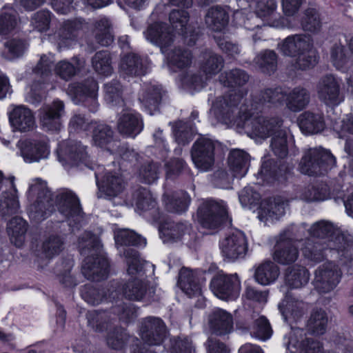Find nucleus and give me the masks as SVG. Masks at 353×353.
Returning a JSON list of instances; mask_svg holds the SVG:
<instances>
[{
	"label": "nucleus",
	"instance_id": "1",
	"mask_svg": "<svg viewBox=\"0 0 353 353\" xmlns=\"http://www.w3.org/2000/svg\"><path fill=\"white\" fill-rule=\"evenodd\" d=\"M78 247L81 255L85 256L82 272L90 280L99 281L105 277L109 263L102 254L101 245L97 236L85 232L79 237Z\"/></svg>",
	"mask_w": 353,
	"mask_h": 353
},
{
	"label": "nucleus",
	"instance_id": "2",
	"mask_svg": "<svg viewBox=\"0 0 353 353\" xmlns=\"http://www.w3.org/2000/svg\"><path fill=\"white\" fill-rule=\"evenodd\" d=\"M123 255L128 266L127 272L130 276L123 286V295L128 300L140 301L144 298L148 290L144 267L148 263L142 260L139 252L133 248H125Z\"/></svg>",
	"mask_w": 353,
	"mask_h": 353
},
{
	"label": "nucleus",
	"instance_id": "3",
	"mask_svg": "<svg viewBox=\"0 0 353 353\" xmlns=\"http://www.w3.org/2000/svg\"><path fill=\"white\" fill-rule=\"evenodd\" d=\"M28 197L33 203L30 204L28 212L29 217L35 222L46 219L54 210L51 194L46 183L41 179H35L30 184Z\"/></svg>",
	"mask_w": 353,
	"mask_h": 353
},
{
	"label": "nucleus",
	"instance_id": "4",
	"mask_svg": "<svg viewBox=\"0 0 353 353\" xmlns=\"http://www.w3.org/2000/svg\"><path fill=\"white\" fill-rule=\"evenodd\" d=\"M336 159L330 150L321 147L310 148L305 152L300 163L303 174L318 176L326 174L336 165Z\"/></svg>",
	"mask_w": 353,
	"mask_h": 353
},
{
	"label": "nucleus",
	"instance_id": "5",
	"mask_svg": "<svg viewBox=\"0 0 353 353\" xmlns=\"http://www.w3.org/2000/svg\"><path fill=\"white\" fill-rule=\"evenodd\" d=\"M243 92L232 90L229 94L223 97H218L213 103L211 109L212 112L216 119L225 123H236L240 125V122L237 121L236 114L237 105L243 98Z\"/></svg>",
	"mask_w": 353,
	"mask_h": 353
},
{
	"label": "nucleus",
	"instance_id": "6",
	"mask_svg": "<svg viewBox=\"0 0 353 353\" xmlns=\"http://www.w3.org/2000/svg\"><path fill=\"white\" fill-rule=\"evenodd\" d=\"M309 232L311 236L318 239L317 241H325L330 250L339 252L345 250L349 245L343 234L330 222L318 221L312 225Z\"/></svg>",
	"mask_w": 353,
	"mask_h": 353
},
{
	"label": "nucleus",
	"instance_id": "7",
	"mask_svg": "<svg viewBox=\"0 0 353 353\" xmlns=\"http://www.w3.org/2000/svg\"><path fill=\"white\" fill-rule=\"evenodd\" d=\"M217 143L208 137L199 138L193 144L191 157L195 167L201 172L211 171L215 163Z\"/></svg>",
	"mask_w": 353,
	"mask_h": 353
},
{
	"label": "nucleus",
	"instance_id": "8",
	"mask_svg": "<svg viewBox=\"0 0 353 353\" xmlns=\"http://www.w3.org/2000/svg\"><path fill=\"white\" fill-rule=\"evenodd\" d=\"M341 277L342 272L335 263H325L315 271L314 288L320 294L330 293L339 284Z\"/></svg>",
	"mask_w": 353,
	"mask_h": 353
},
{
	"label": "nucleus",
	"instance_id": "9",
	"mask_svg": "<svg viewBox=\"0 0 353 353\" xmlns=\"http://www.w3.org/2000/svg\"><path fill=\"white\" fill-rule=\"evenodd\" d=\"M283 121L279 118L266 119L262 116L245 117L242 125L247 134L252 139H265L271 136Z\"/></svg>",
	"mask_w": 353,
	"mask_h": 353
},
{
	"label": "nucleus",
	"instance_id": "10",
	"mask_svg": "<svg viewBox=\"0 0 353 353\" xmlns=\"http://www.w3.org/2000/svg\"><path fill=\"white\" fill-rule=\"evenodd\" d=\"M210 288L214 294L221 299H234L239 295L241 281L236 274H219L212 279Z\"/></svg>",
	"mask_w": 353,
	"mask_h": 353
},
{
	"label": "nucleus",
	"instance_id": "11",
	"mask_svg": "<svg viewBox=\"0 0 353 353\" xmlns=\"http://www.w3.org/2000/svg\"><path fill=\"white\" fill-rule=\"evenodd\" d=\"M198 221L203 228L213 229L219 227L228 217L225 207L214 201H206L199 207Z\"/></svg>",
	"mask_w": 353,
	"mask_h": 353
},
{
	"label": "nucleus",
	"instance_id": "12",
	"mask_svg": "<svg viewBox=\"0 0 353 353\" xmlns=\"http://www.w3.org/2000/svg\"><path fill=\"white\" fill-rule=\"evenodd\" d=\"M219 247L223 256L228 260L242 259L248 250L246 236L240 230L234 231L220 241Z\"/></svg>",
	"mask_w": 353,
	"mask_h": 353
},
{
	"label": "nucleus",
	"instance_id": "13",
	"mask_svg": "<svg viewBox=\"0 0 353 353\" xmlns=\"http://www.w3.org/2000/svg\"><path fill=\"white\" fill-rule=\"evenodd\" d=\"M139 332L143 341L152 346L159 345L163 341L167 330L164 322L160 318L148 316L141 320Z\"/></svg>",
	"mask_w": 353,
	"mask_h": 353
},
{
	"label": "nucleus",
	"instance_id": "14",
	"mask_svg": "<svg viewBox=\"0 0 353 353\" xmlns=\"http://www.w3.org/2000/svg\"><path fill=\"white\" fill-rule=\"evenodd\" d=\"M285 345L289 353H323L320 342L307 338L303 330L298 327L290 332Z\"/></svg>",
	"mask_w": 353,
	"mask_h": 353
},
{
	"label": "nucleus",
	"instance_id": "15",
	"mask_svg": "<svg viewBox=\"0 0 353 353\" xmlns=\"http://www.w3.org/2000/svg\"><path fill=\"white\" fill-rule=\"evenodd\" d=\"M175 9L171 10L169 21L171 26L166 23H156L150 26L144 32L148 42L168 44L174 41L175 37V23L176 22Z\"/></svg>",
	"mask_w": 353,
	"mask_h": 353
},
{
	"label": "nucleus",
	"instance_id": "16",
	"mask_svg": "<svg viewBox=\"0 0 353 353\" xmlns=\"http://www.w3.org/2000/svg\"><path fill=\"white\" fill-rule=\"evenodd\" d=\"M317 92L320 100L328 105H338L344 100L339 83L333 75H326L320 79Z\"/></svg>",
	"mask_w": 353,
	"mask_h": 353
},
{
	"label": "nucleus",
	"instance_id": "17",
	"mask_svg": "<svg viewBox=\"0 0 353 353\" xmlns=\"http://www.w3.org/2000/svg\"><path fill=\"white\" fill-rule=\"evenodd\" d=\"M280 46V51L284 56L296 58L299 68L307 70L314 67L318 61L315 50L309 46Z\"/></svg>",
	"mask_w": 353,
	"mask_h": 353
},
{
	"label": "nucleus",
	"instance_id": "18",
	"mask_svg": "<svg viewBox=\"0 0 353 353\" xmlns=\"http://www.w3.org/2000/svg\"><path fill=\"white\" fill-rule=\"evenodd\" d=\"M95 177L100 193L107 199L117 197L125 190L126 183L119 172L106 171L100 181L97 173Z\"/></svg>",
	"mask_w": 353,
	"mask_h": 353
},
{
	"label": "nucleus",
	"instance_id": "19",
	"mask_svg": "<svg viewBox=\"0 0 353 353\" xmlns=\"http://www.w3.org/2000/svg\"><path fill=\"white\" fill-rule=\"evenodd\" d=\"M57 152L58 159L63 165H77L79 162L85 161L88 157L85 148L75 141L62 142Z\"/></svg>",
	"mask_w": 353,
	"mask_h": 353
},
{
	"label": "nucleus",
	"instance_id": "20",
	"mask_svg": "<svg viewBox=\"0 0 353 353\" xmlns=\"http://www.w3.org/2000/svg\"><path fill=\"white\" fill-rule=\"evenodd\" d=\"M18 145L21 156L27 163L37 162L46 159L50 154L49 145L44 139L20 141Z\"/></svg>",
	"mask_w": 353,
	"mask_h": 353
},
{
	"label": "nucleus",
	"instance_id": "21",
	"mask_svg": "<svg viewBox=\"0 0 353 353\" xmlns=\"http://www.w3.org/2000/svg\"><path fill=\"white\" fill-rule=\"evenodd\" d=\"M68 91L76 98L83 100L90 112L97 111L98 85L94 80L88 79L84 83H73L69 86Z\"/></svg>",
	"mask_w": 353,
	"mask_h": 353
},
{
	"label": "nucleus",
	"instance_id": "22",
	"mask_svg": "<svg viewBox=\"0 0 353 353\" xmlns=\"http://www.w3.org/2000/svg\"><path fill=\"white\" fill-rule=\"evenodd\" d=\"M117 128L125 137H135L143 128V120L137 112L131 110L122 112L118 117Z\"/></svg>",
	"mask_w": 353,
	"mask_h": 353
},
{
	"label": "nucleus",
	"instance_id": "23",
	"mask_svg": "<svg viewBox=\"0 0 353 353\" xmlns=\"http://www.w3.org/2000/svg\"><path fill=\"white\" fill-rule=\"evenodd\" d=\"M288 202L280 196L263 201L259 211V219L267 224L279 220L285 214Z\"/></svg>",
	"mask_w": 353,
	"mask_h": 353
},
{
	"label": "nucleus",
	"instance_id": "24",
	"mask_svg": "<svg viewBox=\"0 0 353 353\" xmlns=\"http://www.w3.org/2000/svg\"><path fill=\"white\" fill-rule=\"evenodd\" d=\"M279 307L284 320L289 323L302 319L308 310L307 303L291 295H287Z\"/></svg>",
	"mask_w": 353,
	"mask_h": 353
},
{
	"label": "nucleus",
	"instance_id": "25",
	"mask_svg": "<svg viewBox=\"0 0 353 353\" xmlns=\"http://www.w3.org/2000/svg\"><path fill=\"white\" fill-rule=\"evenodd\" d=\"M151 68V62L147 57H141L134 53L125 55L121 60V71L129 76L145 74Z\"/></svg>",
	"mask_w": 353,
	"mask_h": 353
},
{
	"label": "nucleus",
	"instance_id": "26",
	"mask_svg": "<svg viewBox=\"0 0 353 353\" xmlns=\"http://www.w3.org/2000/svg\"><path fill=\"white\" fill-rule=\"evenodd\" d=\"M208 324L211 332L216 335H225L233 330V319L227 311L216 308L208 317Z\"/></svg>",
	"mask_w": 353,
	"mask_h": 353
},
{
	"label": "nucleus",
	"instance_id": "27",
	"mask_svg": "<svg viewBox=\"0 0 353 353\" xmlns=\"http://www.w3.org/2000/svg\"><path fill=\"white\" fill-rule=\"evenodd\" d=\"M296 242L292 239L285 240L281 236L273 253L274 261L283 265L295 262L299 257V250L295 245Z\"/></svg>",
	"mask_w": 353,
	"mask_h": 353
},
{
	"label": "nucleus",
	"instance_id": "28",
	"mask_svg": "<svg viewBox=\"0 0 353 353\" xmlns=\"http://www.w3.org/2000/svg\"><path fill=\"white\" fill-rule=\"evenodd\" d=\"M64 113V104L59 100H55L53 103L44 108L41 116V122L43 128L48 130H58L61 123L60 118Z\"/></svg>",
	"mask_w": 353,
	"mask_h": 353
},
{
	"label": "nucleus",
	"instance_id": "29",
	"mask_svg": "<svg viewBox=\"0 0 353 353\" xmlns=\"http://www.w3.org/2000/svg\"><path fill=\"white\" fill-rule=\"evenodd\" d=\"M178 287L189 297L197 296L201 294V285L196 274L186 268L180 270Z\"/></svg>",
	"mask_w": 353,
	"mask_h": 353
},
{
	"label": "nucleus",
	"instance_id": "30",
	"mask_svg": "<svg viewBox=\"0 0 353 353\" xmlns=\"http://www.w3.org/2000/svg\"><path fill=\"white\" fill-rule=\"evenodd\" d=\"M57 208L65 217H74L80 215L81 208L78 198L70 190H63L57 196Z\"/></svg>",
	"mask_w": 353,
	"mask_h": 353
},
{
	"label": "nucleus",
	"instance_id": "31",
	"mask_svg": "<svg viewBox=\"0 0 353 353\" xmlns=\"http://www.w3.org/2000/svg\"><path fill=\"white\" fill-rule=\"evenodd\" d=\"M310 101V92L305 88L297 86L285 93V105L291 112H298L305 109Z\"/></svg>",
	"mask_w": 353,
	"mask_h": 353
},
{
	"label": "nucleus",
	"instance_id": "32",
	"mask_svg": "<svg viewBox=\"0 0 353 353\" xmlns=\"http://www.w3.org/2000/svg\"><path fill=\"white\" fill-rule=\"evenodd\" d=\"M300 129L305 134H316L323 131L325 124L323 115L319 112L305 111L298 119Z\"/></svg>",
	"mask_w": 353,
	"mask_h": 353
},
{
	"label": "nucleus",
	"instance_id": "33",
	"mask_svg": "<svg viewBox=\"0 0 353 353\" xmlns=\"http://www.w3.org/2000/svg\"><path fill=\"white\" fill-rule=\"evenodd\" d=\"M12 125L19 131H28L34 128L35 120L32 111L25 106L14 108L10 114Z\"/></svg>",
	"mask_w": 353,
	"mask_h": 353
},
{
	"label": "nucleus",
	"instance_id": "34",
	"mask_svg": "<svg viewBox=\"0 0 353 353\" xmlns=\"http://www.w3.org/2000/svg\"><path fill=\"white\" fill-rule=\"evenodd\" d=\"M250 161L249 154L242 150L234 149L230 153L228 163L234 177L241 178L248 170Z\"/></svg>",
	"mask_w": 353,
	"mask_h": 353
},
{
	"label": "nucleus",
	"instance_id": "35",
	"mask_svg": "<svg viewBox=\"0 0 353 353\" xmlns=\"http://www.w3.org/2000/svg\"><path fill=\"white\" fill-rule=\"evenodd\" d=\"M165 92L159 85H151L148 86L141 94L139 99L147 108L150 114L156 112Z\"/></svg>",
	"mask_w": 353,
	"mask_h": 353
},
{
	"label": "nucleus",
	"instance_id": "36",
	"mask_svg": "<svg viewBox=\"0 0 353 353\" xmlns=\"http://www.w3.org/2000/svg\"><path fill=\"white\" fill-rule=\"evenodd\" d=\"M229 19L230 15L226 8L216 6L208 10L205 21L208 27L212 30L221 31L228 26Z\"/></svg>",
	"mask_w": 353,
	"mask_h": 353
},
{
	"label": "nucleus",
	"instance_id": "37",
	"mask_svg": "<svg viewBox=\"0 0 353 353\" xmlns=\"http://www.w3.org/2000/svg\"><path fill=\"white\" fill-rule=\"evenodd\" d=\"M279 274V268L274 262L265 261L256 267L254 279L259 284L267 285L274 282Z\"/></svg>",
	"mask_w": 353,
	"mask_h": 353
},
{
	"label": "nucleus",
	"instance_id": "38",
	"mask_svg": "<svg viewBox=\"0 0 353 353\" xmlns=\"http://www.w3.org/2000/svg\"><path fill=\"white\" fill-rule=\"evenodd\" d=\"M310 279L307 270L301 265L289 267L285 273V284L290 288H300L305 285Z\"/></svg>",
	"mask_w": 353,
	"mask_h": 353
},
{
	"label": "nucleus",
	"instance_id": "39",
	"mask_svg": "<svg viewBox=\"0 0 353 353\" xmlns=\"http://www.w3.org/2000/svg\"><path fill=\"white\" fill-rule=\"evenodd\" d=\"M113 140L114 131L110 125L99 122L93 124L92 141L94 145L108 149Z\"/></svg>",
	"mask_w": 353,
	"mask_h": 353
},
{
	"label": "nucleus",
	"instance_id": "40",
	"mask_svg": "<svg viewBox=\"0 0 353 353\" xmlns=\"http://www.w3.org/2000/svg\"><path fill=\"white\" fill-rule=\"evenodd\" d=\"M328 316L326 312L321 308L313 309L307 322L309 332L316 335L323 334L327 329Z\"/></svg>",
	"mask_w": 353,
	"mask_h": 353
},
{
	"label": "nucleus",
	"instance_id": "41",
	"mask_svg": "<svg viewBox=\"0 0 353 353\" xmlns=\"http://www.w3.org/2000/svg\"><path fill=\"white\" fill-rule=\"evenodd\" d=\"M285 93L281 88H268L261 92L258 98L254 100V109H258L265 103L272 105H281L285 102Z\"/></svg>",
	"mask_w": 353,
	"mask_h": 353
},
{
	"label": "nucleus",
	"instance_id": "42",
	"mask_svg": "<svg viewBox=\"0 0 353 353\" xmlns=\"http://www.w3.org/2000/svg\"><path fill=\"white\" fill-rule=\"evenodd\" d=\"M108 294H104L103 290L95 288H89L82 293L83 299L91 305H98L103 301H113L119 296L117 286L111 285L108 289Z\"/></svg>",
	"mask_w": 353,
	"mask_h": 353
},
{
	"label": "nucleus",
	"instance_id": "43",
	"mask_svg": "<svg viewBox=\"0 0 353 353\" xmlns=\"http://www.w3.org/2000/svg\"><path fill=\"white\" fill-rule=\"evenodd\" d=\"M328 250L330 252L332 250L325 241L321 242L312 239L306 240L305 247L302 249L303 255L314 262L321 261L327 255Z\"/></svg>",
	"mask_w": 353,
	"mask_h": 353
},
{
	"label": "nucleus",
	"instance_id": "44",
	"mask_svg": "<svg viewBox=\"0 0 353 353\" xmlns=\"http://www.w3.org/2000/svg\"><path fill=\"white\" fill-rule=\"evenodd\" d=\"M63 238L59 235L52 234L43 239L39 252L42 257L50 259L59 255L63 251Z\"/></svg>",
	"mask_w": 353,
	"mask_h": 353
},
{
	"label": "nucleus",
	"instance_id": "45",
	"mask_svg": "<svg viewBox=\"0 0 353 353\" xmlns=\"http://www.w3.org/2000/svg\"><path fill=\"white\" fill-rule=\"evenodd\" d=\"M7 230L12 243L17 247H21L26 239V222L23 219L15 216L9 221Z\"/></svg>",
	"mask_w": 353,
	"mask_h": 353
},
{
	"label": "nucleus",
	"instance_id": "46",
	"mask_svg": "<svg viewBox=\"0 0 353 353\" xmlns=\"http://www.w3.org/2000/svg\"><path fill=\"white\" fill-rule=\"evenodd\" d=\"M270 148L273 153L278 157L285 158L288 153V134L285 128L279 125L271 135Z\"/></svg>",
	"mask_w": 353,
	"mask_h": 353
},
{
	"label": "nucleus",
	"instance_id": "47",
	"mask_svg": "<svg viewBox=\"0 0 353 353\" xmlns=\"http://www.w3.org/2000/svg\"><path fill=\"white\" fill-rule=\"evenodd\" d=\"M14 177H11L10 179V192H3L0 199V212L3 216L15 213L19 208V202L17 198V190L14 184Z\"/></svg>",
	"mask_w": 353,
	"mask_h": 353
},
{
	"label": "nucleus",
	"instance_id": "48",
	"mask_svg": "<svg viewBox=\"0 0 353 353\" xmlns=\"http://www.w3.org/2000/svg\"><path fill=\"white\" fill-rule=\"evenodd\" d=\"M223 65L224 61L220 55L213 52H206L203 55L200 68L207 77H211L218 74Z\"/></svg>",
	"mask_w": 353,
	"mask_h": 353
},
{
	"label": "nucleus",
	"instance_id": "49",
	"mask_svg": "<svg viewBox=\"0 0 353 353\" xmlns=\"http://www.w3.org/2000/svg\"><path fill=\"white\" fill-rule=\"evenodd\" d=\"M73 63L66 60L59 61L54 66V73L61 79L68 81L83 67L84 62L77 58L73 59Z\"/></svg>",
	"mask_w": 353,
	"mask_h": 353
},
{
	"label": "nucleus",
	"instance_id": "50",
	"mask_svg": "<svg viewBox=\"0 0 353 353\" xmlns=\"http://www.w3.org/2000/svg\"><path fill=\"white\" fill-rule=\"evenodd\" d=\"M19 21L17 11L12 7L5 6L0 14V36L10 33L17 28Z\"/></svg>",
	"mask_w": 353,
	"mask_h": 353
},
{
	"label": "nucleus",
	"instance_id": "51",
	"mask_svg": "<svg viewBox=\"0 0 353 353\" xmlns=\"http://www.w3.org/2000/svg\"><path fill=\"white\" fill-rule=\"evenodd\" d=\"M298 196L307 202L323 201L328 197V189L324 184L317 186L308 185L299 192Z\"/></svg>",
	"mask_w": 353,
	"mask_h": 353
},
{
	"label": "nucleus",
	"instance_id": "52",
	"mask_svg": "<svg viewBox=\"0 0 353 353\" xmlns=\"http://www.w3.org/2000/svg\"><path fill=\"white\" fill-rule=\"evenodd\" d=\"M252 318L254 323L252 332L254 336L262 341L270 339L272 330L268 319L263 316H258V314H254Z\"/></svg>",
	"mask_w": 353,
	"mask_h": 353
},
{
	"label": "nucleus",
	"instance_id": "53",
	"mask_svg": "<svg viewBox=\"0 0 353 353\" xmlns=\"http://www.w3.org/2000/svg\"><path fill=\"white\" fill-rule=\"evenodd\" d=\"M117 245H143L146 244V240L132 230L122 229L117 231L114 236Z\"/></svg>",
	"mask_w": 353,
	"mask_h": 353
},
{
	"label": "nucleus",
	"instance_id": "54",
	"mask_svg": "<svg viewBox=\"0 0 353 353\" xmlns=\"http://www.w3.org/2000/svg\"><path fill=\"white\" fill-rule=\"evenodd\" d=\"M254 61L263 72L271 73L276 69L277 57L274 51L265 50L259 53Z\"/></svg>",
	"mask_w": 353,
	"mask_h": 353
},
{
	"label": "nucleus",
	"instance_id": "55",
	"mask_svg": "<svg viewBox=\"0 0 353 353\" xmlns=\"http://www.w3.org/2000/svg\"><path fill=\"white\" fill-rule=\"evenodd\" d=\"M92 66L101 75L109 76L112 73L110 57L106 51H100L95 54L92 58Z\"/></svg>",
	"mask_w": 353,
	"mask_h": 353
},
{
	"label": "nucleus",
	"instance_id": "56",
	"mask_svg": "<svg viewBox=\"0 0 353 353\" xmlns=\"http://www.w3.org/2000/svg\"><path fill=\"white\" fill-rule=\"evenodd\" d=\"M301 25L305 31L316 32L321 27V22L318 11L314 8H308L305 10L301 19Z\"/></svg>",
	"mask_w": 353,
	"mask_h": 353
},
{
	"label": "nucleus",
	"instance_id": "57",
	"mask_svg": "<svg viewBox=\"0 0 353 353\" xmlns=\"http://www.w3.org/2000/svg\"><path fill=\"white\" fill-rule=\"evenodd\" d=\"M105 101L112 105H119L123 103V88L117 80L111 81L104 85Z\"/></svg>",
	"mask_w": 353,
	"mask_h": 353
},
{
	"label": "nucleus",
	"instance_id": "58",
	"mask_svg": "<svg viewBox=\"0 0 353 353\" xmlns=\"http://www.w3.org/2000/svg\"><path fill=\"white\" fill-rule=\"evenodd\" d=\"M88 323L97 332H103L107 330L110 323L108 314L105 312H89L87 314Z\"/></svg>",
	"mask_w": 353,
	"mask_h": 353
},
{
	"label": "nucleus",
	"instance_id": "59",
	"mask_svg": "<svg viewBox=\"0 0 353 353\" xmlns=\"http://www.w3.org/2000/svg\"><path fill=\"white\" fill-rule=\"evenodd\" d=\"M130 338L129 334L122 328H116L108 332L106 341L109 347L115 350L122 349Z\"/></svg>",
	"mask_w": 353,
	"mask_h": 353
},
{
	"label": "nucleus",
	"instance_id": "60",
	"mask_svg": "<svg viewBox=\"0 0 353 353\" xmlns=\"http://www.w3.org/2000/svg\"><path fill=\"white\" fill-rule=\"evenodd\" d=\"M276 3L275 0H259L256 8V14L259 18L270 24V20L275 14Z\"/></svg>",
	"mask_w": 353,
	"mask_h": 353
},
{
	"label": "nucleus",
	"instance_id": "61",
	"mask_svg": "<svg viewBox=\"0 0 353 353\" xmlns=\"http://www.w3.org/2000/svg\"><path fill=\"white\" fill-rule=\"evenodd\" d=\"M133 196L135 205L141 210H147L156 205L155 199L145 188H139L134 192Z\"/></svg>",
	"mask_w": 353,
	"mask_h": 353
},
{
	"label": "nucleus",
	"instance_id": "62",
	"mask_svg": "<svg viewBox=\"0 0 353 353\" xmlns=\"http://www.w3.org/2000/svg\"><path fill=\"white\" fill-rule=\"evenodd\" d=\"M159 176V166L154 163L143 164L139 170V176L143 182L151 184L155 182Z\"/></svg>",
	"mask_w": 353,
	"mask_h": 353
},
{
	"label": "nucleus",
	"instance_id": "63",
	"mask_svg": "<svg viewBox=\"0 0 353 353\" xmlns=\"http://www.w3.org/2000/svg\"><path fill=\"white\" fill-rule=\"evenodd\" d=\"M110 21L105 18L101 19L97 22V29L99 32L97 34V37L98 42L110 44L114 41L110 30Z\"/></svg>",
	"mask_w": 353,
	"mask_h": 353
},
{
	"label": "nucleus",
	"instance_id": "64",
	"mask_svg": "<svg viewBox=\"0 0 353 353\" xmlns=\"http://www.w3.org/2000/svg\"><path fill=\"white\" fill-rule=\"evenodd\" d=\"M181 86L190 91L198 90L203 87V80L196 76L188 74L186 71H182L180 74Z\"/></svg>",
	"mask_w": 353,
	"mask_h": 353
}]
</instances>
